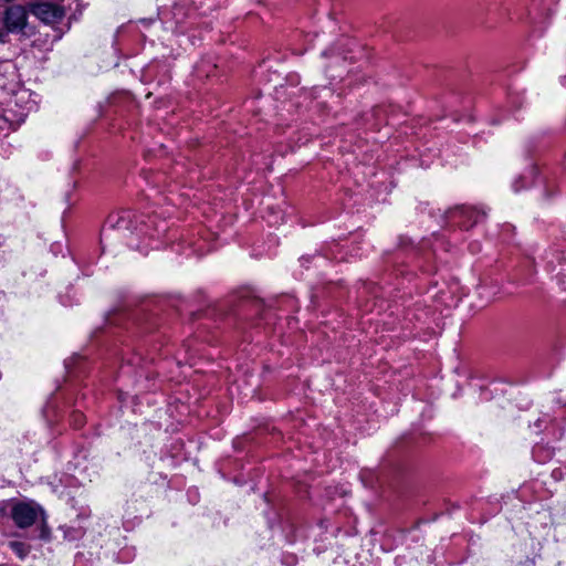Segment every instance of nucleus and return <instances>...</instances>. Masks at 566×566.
<instances>
[{
  "label": "nucleus",
  "instance_id": "f257e3e1",
  "mask_svg": "<svg viewBox=\"0 0 566 566\" xmlns=\"http://www.w3.org/2000/svg\"><path fill=\"white\" fill-rule=\"evenodd\" d=\"M11 516L18 527L27 528L43 518V511L34 502H19L12 506Z\"/></svg>",
  "mask_w": 566,
  "mask_h": 566
},
{
  "label": "nucleus",
  "instance_id": "f03ea898",
  "mask_svg": "<svg viewBox=\"0 0 566 566\" xmlns=\"http://www.w3.org/2000/svg\"><path fill=\"white\" fill-rule=\"evenodd\" d=\"M483 218V214L478 212L475 209L470 207H455L448 211L447 219L449 222L454 226L459 227L461 229H469L476 224L481 219Z\"/></svg>",
  "mask_w": 566,
  "mask_h": 566
},
{
  "label": "nucleus",
  "instance_id": "7ed1b4c3",
  "mask_svg": "<svg viewBox=\"0 0 566 566\" xmlns=\"http://www.w3.org/2000/svg\"><path fill=\"white\" fill-rule=\"evenodd\" d=\"M30 10L32 14L46 24L60 22L65 14L61 6L49 1L32 4Z\"/></svg>",
  "mask_w": 566,
  "mask_h": 566
},
{
  "label": "nucleus",
  "instance_id": "20e7f679",
  "mask_svg": "<svg viewBox=\"0 0 566 566\" xmlns=\"http://www.w3.org/2000/svg\"><path fill=\"white\" fill-rule=\"evenodd\" d=\"M4 27L10 33H21L27 27L28 12L22 6H10L4 11Z\"/></svg>",
  "mask_w": 566,
  "mask_h": 566
},
{
  "label": "nucleus",
  "instance_id": "39448f33",
  "mask_svg": "<svg viewBox=\"0 0 566 566\" xmlns=\"http://www.w3.org/2000/svg\"><path fill=\"white\" fill-rule=\"evenodd\" d=\"M9 546L21 559H24L30 553V546L22 542H10Z\"/></svg>",
  "mask_w": 566,
  "mask_h": 566
},
{
  "label": "nucleus",
  "instance_id": "423d86ee",
  "mask_svg": "<svg viewBox=\"0 0 566 566\" xmlns=\"http://www.w3.org/2000/svg\"><path fill=\"white\" fill-rule=\"evenodd\" d=\"M15 74V67L13 65V63L10 61V69L9 67H6L4 69H0V77H6V76H13ZM2 85H4V83H1Z\"/></svg>",
  "mask_w": 566,
  "mask_h": 566
},
{
  "label": "nucleus",
  "instance_id": "0eeeda50",
  "mask_svg": "<svg viewBox=\"0 0 566 566\" xmlns=\"http://www.w3.org/2000/svg\"><path fill=\"white\" fill-rule=\"evenodd\" d=\"M49 530L48 527L43 524L42 525V528H41V534H40V537L43 538V539H48L49 538Z\"/></svg>",
  "mask_w": 566,
  "mask_h": 566
},
{
  "label": "nucleus",
  "instance_id": "6e6552de",
  "mask_svg": "<svg viewBox=\"0 0 566 566\" xmlns=\"http://www.w3.org/2000/svg\"><path fill=\"white\" fill-rule=\"evenodd\" d=\"M75 421H76V426H81L82 424V416L78 413V415H75Z\"/></svg>",
  "mask_w": 566,
  "mask_h": 566
},
{
  "label": "nucleus",
  "instance_id": "1a4fd4ad",
  "mask_svg": "<svg viewBox=\"0 0 566 566\" xmlns=\"http://www.w3.org/2000/svg\"><path fill=\"white\" fill-rule=\"evenodd\" d=\"M4 36H6V32L3 31L2 28H0V42L4 41Z\"/></svg>",
  "mask_w": 566,
  "mask_h": 566
},
{
  "label": "nucleus",
  "instance_id": "9d476101",
  "mask_svg": "<svg viewBox=\"0 0 566 566\" xmlns=\"http://www.w3.org/2000/svg\"><path fill=\"white\" fill-rule=\"evenodd\" d=\"M517 182H518V180L514 181V184H513L514 191H516V192L522 189V187L517 186Z\"/></svg>",
  "mask_w": 566,
  "mask_h": 566
}]
</instances>
